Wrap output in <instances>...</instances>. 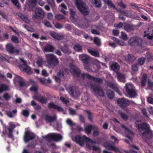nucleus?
Here are the masks:
<instances>
[{
    "mask_svg": "<svg viewBox=\"0 0 153 153\" xmlns=\"http://www.w3.org/2000/svg\"><path fill=\"white\" fill-rule=\"evenodd\" d=\"M136 126L143 138L150 139L153 137L152 131L149 124L145 122L136 124Z\"/></svg>",
    "mask_w": 153,
    "mask_h": 153,
    "instance_id": "1",
    "label": "nucleus"
},
{
    "mask_svg": "<svg viewBox=\"0 0 153 153\" xmlns=\"http://www.w3.org/2000/svg\"><path fill=\"white\" fill-rule=\"evenodd\" d=\"M70 69V72L73 75H76L79 76L81 75V76L83 79H84L86 77L88 79V75H90L88 74H81L80 70L79 68L75 65L71 64L69 65Z\"/></svg>",
    "mask_w": 153,
    "mask_h": 153,
    "instance_id": "2",
    "label": "nucleus"
},
{
    "mask_svg": "<svg viewBox=\"0 0 153 153\" xmlns=\"http://www.w3.org/2000/svg\"><path fill=\"white\" fill-rule=\"evenodd\" d=\"M45 57L49 65L55 67L59 63L58 59L55 55L53 54H48L45 55Z\"/></svg>",
    "mask_w": 153,
    "mask_h": 153,
    "instance_id": "3",
    "label": "nucleus"
},
{
    "mask_svg": "<svg viewBox=\"0 0 153 153\" xmlns=\"http://www.w3.org/2000/svg\"><path fill=\"white\" fill-rule=\"evenodd\" d=\"M76 4L78 9L83 15L86 16L89 14V11L87 10V6L81 0H76Z\"/></svg>",
    "mask_w": 153,
    "mask_h": 153,
    "instance_id": "4",
    "label": "nucleus"
},
{
    "mask_svg": "<svg viewBox=\"0 0 153 153\" xmlns=\"http://www.w3.org/2000/svg\"><path fill=\"white\" fill-rule=\"evenodd\" d=\"M91 90L96 94L99 95L101 97H103L105 95L102 89L98 85L91 83L90 85Z\"/></svg>",
    "mask_w": 153,
    "mask_h": 153,
    "instance_id": "5",
    "label": "nucleus"
},
{
    "mask_svg": "<svg viewBox=\"0 0 153 153\" xmlns=\"http://www.w3.org/2000/svg\"><path fill=\"white\" fill-rule=\"evenodd\" d=\"M79 58L84 64L85 69L87 71H89L90 68L87 65L90 60L89 56L86 55L82 54L79 56Z\"/></svg>",
    "mask_w": 153,
    "mask_h": 153,
    "instance_id": "6",
    "label": "nucleus"
},
{
    "mask_svg": "<svg viewBox=\"0 0 153 153\" xmlns=\"http://www.w3.org/2000/svg\"><path fill=\"white\" fill-rule=\"evenodd\" d=\"M45 14V13L41 8L37 7L35 11V15L33 16L32 18L33 19L37 18L42 19L44 17Z\"/></svg>",
    "mask_w": 153,
    "mask_h": 153,
    "instance_id": "7",
    "label": "nucleus"
},
{
    "mask_svg": "<svg viewBox=\"0 0 153 153\" xmlns=\"http://www.w3.org/2000/svg\"><path fill=\"white\" fill-rule=\"evenodd\" d=\"M117 102L119 106L122 108H125L130 104V101L125 98L118 99Z\"/></svg>",
    "mask_w": 153,
    "mask_h": 153,
    "instance_id": "8",
    "label": "nucleus"
},
{
    "mask_svg": "<svg viewBox=\"0 0 153 153\" xmlns=\"http://www.w3.org/2000/svg\"><path fill=\"white\" fill-rule=\"evenodd\" d=\"M126 91L128 96L131 97H133L134 95V89L133 88L132 85L131 83H127L125 86Z\"/></svg>",
    "mask_w": 153,
    "mask_h": 153,
    "instance_id": "9",
    "label": "nucleus"
},
{
    "mask_svg": "<svg viewBox=\"0 0 153 153\" xmlns=\"http://www.w3.org/2000/svg\"><path fill=\"white\" fill-rule=\"evenodd\" d=\"M35 138V135L29 131L25 132L24 139L25 142L27 143L29 141L34 139Z\"/></svg>",
    "mask_w": 153,
    "mask_h": 153,
    "instance_id": "10",
    "label": "nucleus"
},
{
    "mask_svg": "<svg viewBox=\"0 0 153 153\" xmlns=\"http://www.w3.org/2000/svg\"><path fill=\"white\" fill-rule=\"evenodd\" d=\"M6 49L8 52L10 53H16V54H19V50L15 49L11 44H7L6 46Z\"/></svg>",
    "mask_w": 153,
    "mask_h": 153,
    "instance_id": "11",
    "label": "nucleus"
},
{
    "mask_svg": "<svg viewBox=\"0 0 153 153\" xmlns=\"http://www.w3.org/2000/svg\"><path fill=\"white\" fill-rule=\"evenodd\" d=\"M104 146L107 149L110 150L114 151L115 152H119L118 149L113 145L112 144L108 142H105L104 143Z\"/></svg>",
    "mask_w": 153,
    "mask_h": 153,
    "instance_id": "12",
    "label": "nucleus"
},
{
    "mask_svg": "<svg viewBox=\"0 0 153 153\" xmlns=\"http://www.w3.org/2000/svg\"><path fill=\"white\" fill-rule=\"evenodd\" d=\"M48 107L49 108L56 109L59 111L61 112L63 111L62 108L58 105H56L53 102H51L48 104Z\"/></svg>",
    "mask_w": 153,
    "mask_h": 153,
    "instance_id": "13",
    "label": "nucleus"
},
{
    "mask_svg": "<svg viewBox=\"0 0 153 153\" xmlns=\"http://www.w3.org/2000/svg\"><path fill=\"white\" fill-rule=\"evenodd\" d=\"M107 85L111 88L114 90L117 93L120 95L119 90L117 87V85L111 82H107Z\"/></svg>",
    "mask_w": 153,
    "mask_h": 153,
    "instance_id": "14",
    "label": "nucleus"
},
{
    "mask_svg": "<svg viewBox=\"0 0 153 153\" xmlns=\"http://www.w3.org/2000/svg\"><path fill=\"white\" fill-rule=\"evenodd\" d=\"M44 118L46 122L49 123L54 122L56 121L57 119V118L56 115L51 116L47 114H45L44 115Z\"/></svg>",
    "mask_w": 153,
    "mask_h": 153,
    "instance_id": "15",
    "label": "nucleus"
},
{
    "mask_svg": "<svg viewBox=\"0 0 153 153\" xmlns=\"http://www.w3.org/2000/svg\"><path fill=\"white\" fill-rule=\"evenodd\" d=\"M35 99L42 104H46L48 100V98L42 96H36Z\"/></svg>",
    "mask_w": 153,
    "mask_h": 153,
    "instance_id": "16",
    "label": "nucleus"
},
{
    "mask_svg": "<svg viewBox=\"0 0 153 153\" xmlns=\"http://www.w3.org/2000/svg\"><path fill=\"white\" fill-rule=\"evenodd\" d=\"M121 127L124 129L125 130V133L127 135V137L129 139L130 141L132 142L133 139L129 136L130 135H132L133 133L128 128L126 127L124 125H123L121 126Z\"/></svg>",
    "mask_w": 153,
    "mask_h": 153,
    "instance_id": "17",
    "label": "nucleus"
},
{
    "mask_svg": "<svg viewBox=\"0 0 153 153\" xmlns=\"http://www.w3.org/2000/svg\"><path fill=\"white\" fill-rule=\"evenodd\" d=\"M51 36L55 39L58 40H62L64 38L63 35L56 33V32H53L50 33Z\"/></svg>",
    "mask_w": 153,
    "mask_h": 153,
    "instance_id": "18",
    "label": "nucleus"
},
{
    "mask_svg": "<svg viewBox=\"0 0 153 153\" xmlns=\"http://www.w3.org/2000/svg\"><path fill=\"white\" fill-rule=\"evenodd\" d=\"M16 14L21 19H22L27 24H29L30 22V21L28 19L26 16L24 15L20 12H17Z\"/></svg>",
    "mask_w": 153,
    "mask_h": 153,
    "instance_id": "19",
    "label": "nucleus"
},
{
    "mask_svg": "<svg viewBox=\"0 0 153 153\" xmlns=\"http://www.w3.org/2000/svg\"><path fill=\"white\" fill-rule=\"evenodd\" d=\"M61 50L64 53L69 54L71 53V51L68 48L67 44H65L60 47Z\"/></svg>",
    "mask_w": 153,
    "mask_h": 153,
    "instance_id": "20",
    "label": "nucleus"
},
{
    "mask_svg": "<svg viewBox=\"0 0 153 153\" xmlns=\"http://www.w3.org/2000/svg\"><path fill=\"white\" fill-rule=\"evenodd\" d=\"M88 79L97 83L102 84L103 83L102 79L100 78L94 77L91 75H88Z\"/></svg>",
    "mask_w": 153,
    "mask_h": 153,
    "instance_id": "21",
    "label": "nucleus"
},
{
    "mask_svg": "<svg viewBox=\"0 0 153 153\" xmlns=\"http://www.w3.org/2000/svg\"><path fill=\"white\" fill-rule=\"evenodd\" d=\"M120 67V65L116 62L113 63L110 66L111 69L116 73L119 71Z\"/></svg>",
    "mask_w": 153,
    "mask_h": 153,
    "instance_id": "22",
    "label": "nucleus"
},
{
    "mask_svg": "<svg viewBox=\"0 0 153 153\" xmlns=\"http://www.w3.org/2000/svg\"><path fill=\"white\" fill-rule=\"evenodd\" d=\"M25 66L26 67H25L23 65H20L19 68L21 70H22L23 71L26 72L27 74H31L32 72L30 68L27 65V66Z\"/></svg>",
    "mask_w": 153,
    "mask_h": 153,
    "instance_id": "23",
    "label": "nucleus"
},
{
    "mask_svg": "<svg viewBox=\"0 0 153 153\" xmlns=\"http://www.w3.org/2000/svg\"><path fill=\"white\" fill-rule=\"evenodd\" d=\"M147 76L146 74H144L140 80L141 86L144 87L145 86L147 80Z\"/></svg>",
    "mask_w": 153,
    "mask_h": 153,
    "instance_id": "24",
    "label": "nucleus"
},
{
    "mask_svg": "<svg viewBox=\"0 0 153 153\" xmlns=\"http://www.w3.org/2000/svg\"><path fill=\"white\" fill-rule=\"evenodd\" d=\"M125 61L130 63L133 62L134 61V57L133 55L128 54L127 56H124Z\"/></svg>",
    "mask_w": 153,
    "mask_h": 153,
    "instance_id": "25",
    "label": "nucleus"
},
{
    "mask_svg": "<svg viewBox=\"0 0 153 153\" xmlns=\"http://www.w3.org/2000/svg\"><path fill=\"white\" fill-rule=\"evenodd\" d=\"M117 11L127 17H130L131 16V13L128 10H122L120 9L119 8L117 9Z\"/></svg>",
    "mask_w": 153,
    "mask_h": 153,
    "instance_id": "26",
    "label": "nucleus"
},
{
    "mask_svg": "<svg viewBox=\"0 0 153 153\" xmlns=\"http://www.w3.org/2000/svg\"><path fill=\"white\" fill-rule=\"evenodd\" d=\"M117 76L118 80L120 82H123V83L126 82V77L124 74L120 73H118L117 74Z\"/></svg>",
    "mask_w": 153,
    "mask_h": 153,
    "instance_id": "27",
    "label": "nucleus"
},
{
    "mask_svg": "<svg viewBox=\"0 0 153 153\" xmlns=\"http://www.w3.org/2000/svg\"><path fill=\"white\" fill-rule=\"evenodd\" d=\"M75 140L76 142L81 146H82L83 145V136L81 137L79 135H77L76 136L75 138Z\"/></svg>",
    "mask_w": 153,
    "mask_h": 153,
    "instance_id": "28",
    "label": "nucleus"
},
{
    "mask_svg": "<svg viewBox=\"0 0 153 153\" xmlns=\"http://www.w3.org/2000/svg\"><path fill=\"white\" fill-rule=\"evenodd\" d=\"M55 49L54 47L50 44L47 45L44 48V51L52 52Z\"/></svg>",
    "mask_w": 153,
    "mask_h": 153,
    "instance_id": "29",
    "label": "nucleus"
},
{
    "mask_svg": "<svg viewBox=\"0 0 153 153\" xmlns=\"http://www.w3.org/2000/svg\"><path fill=\"white\" fill-rule=\"evenodd\" d=\"M17 112V111L16 109H15L11 111H7L6 112V114L8 117L12 118L14 117L16 115Z\"/></svg>",
    "mask_w": 153,
    "mask_h": 153,
    "instance_id": "30",
    "label": "nucleus"
},
{
    "mask_svg": "<svg viewBox=\"0 0 153 153\" xmlns=\"http://www.w3.org/2000/svg\"><path fill=\"white\" fill-rule=\"evenodd\" d=\"M143 40L140 38L134 37V46L142 47Z\"/></svg>",
    "mask_w": 153,
    "mask_h": 153,
    "instance_id": "31",
    "label": "nucleus"
},
{
    "mask_svg": "<svg viewBox=\"0 0 153 153\" xmlns=\"http://www.w3.org/2000/svg\"><path fill=\"white\" fill-rule=\"evenodd\" d=\"M106 94L107 97L110 99H113L114 96V94L111 90L107 89L106 91Z\"/></svg>",
    "mask_w": 153,
    "mask_h": 153,
    "instance_id": "32",
    "label": "nucleus"
},
{
    "mask_svg": "<svg viewBox=\"0 0 153 153\" xmlns=\"http://www.w3.org/2000/svg\"><path fill=\"white\" fill-rule=\"evenodd\" d=\"M88 52L92 56L96 57H99L100 55L98 52L97 50H93L92 49H88Z\"/></svg>",
    "mask_w": 153,
    "mask_h": 153,
    "instance_id": "33",
    "label": "nucleus"
},
{
    "mask_svg": "<svg viewBox=\"0 0 153 153\" xmlns=\"http://www.w3.org/2000/svg\"><path fill=\"white\" fill-rule=\"evenodd\" d=\"M103 1L105 4H107L108 7H112L117 10V9H118L117 7H115V6L113 3L112 1L109 0H103Z\"/></svg>",
    "mask_w": 153,
    "mask_h": 153,
    "instance_id": "34",
    "label": "nucleus"
},
{
    "mask_svg": "<svg viewBox=\"0 0 153 153\" xmlns=\"http://www.w3.org/2000/svg\"><path fill=\"white\" fill-rule=\"evenodd\" d=\"M53 140L55 141H58L61 140L62 139V136L56 133L52 134Z\"/></svg>",
    "mask_w": 153,
    "mask_h": 153,
    "instance_id": "35",
    "label": "nucleus"
},
{
    "mask_svg": "<svg viewBox=\"0 0 153 153\" xmlns=\"http://www.w3.org/2000/svg\"><path fill=\"white\" fill-rule=\"evenodd\" d=\"M9 90V87L6 85L4 84H0V93H1L4 91H8Z\"/></svg>",
    "mask_w": 153,
    "mask_h": 153,
    "instance_id": "36",
    "label": "nucleus"
},
{
    "mask_svg": "<svg viewBox=\"0 0 153 153\" xmlns=\"http://www.w3.org/2000/svg\"><path fill=\"white\" fill-rule=\"evenodd\" d=\"M124 29L127 32H129L134 30V26L130 24H127L124 26Z\"/></svg>",
    "mask_w": 153,
    "mask_h": 153,
    "instance_id": "37",
    "label": "nucleus"
},
{
    "mask_svg": "<svg viewBox=\"0 0 153 153\" xmlns=\"http://www.w3.org/2000/svg\"><path fill=\"white\" fill-rule=\"evenodd\" d=\"M92 128V126L90 124L88 125L85 128V131L87 134H90L91 133Z\"/></svg>",
    "mask_w": 153,
    "mask_h": 153,
    "instance_id": "38",
    "label": "nucleus"
},
{
    "mask_svg": "<svg viewBox=\"0 0 153 153\" xmlns=\"http://www.w3.org/2000/svg\"><path fill=\"white\" fill-rule=\"evenodd\" d=\"M27 5L28 7V10L30 11H33V9L36 6L35 5L31 3L30 2V1H28L27 3Z\"/></svg>",
    "mask_w": 153,
    "mask_h": 153,
    "instance_id": "39",
    "label": "nucleus"
},
{
    "mask_svg": "<svg viewBox=\"0 0 153 153\" xmlns=\"http://www.w3.org/2000/svg\"><path fill=\"white\" fill-rule=\"evenodd\" d=\"M16 77L19 80L18 81V83L20 86L23 87L26 86V83L22 81L23 79L21 77L19 76H17Z\"/></svg>",
    "mask_w": 153,
    "mask_h": 153,
    "instance_id": "40",
    "label": "nucleus"
},
{
    "mask_svg": "<svg viewBox=\"0 0 153 153\" xmlns=\"http://www.w3.org/2000/svg\"><path fill=\"white\" fill-rule=\"evenodd\" d=\"M92 3L94 4L97 8L100 7L101 6V3L100 0H92Z\"/></svg>",
    "mask_w": 153,
    "mask_h": 153,
    "instance_id": "41",
    "label": "nucleus"
},
{
    "mask_svg": "<svg viewBox=\"0 0 153 153\" xmlns=\"http://www.w3.org/2000/svg\"><path fill=\"white\" fill-rule=\"evenodd\" d=\"M67 90L71 97L74 96V91L73 86H70L68 88Z\"/></svg>",
    "mask_w": 153,
    "mask_h": 153,
    "instance_id": "42",
    "label": "nucleus"
},
{
    "mask_svg": "<svg viewBox=\"0 0 153 153\" xmlns=\"http://www.w3.org/2000/svg\"><path fill=\"white\" fill-rule=\"evenodd\" d=\"M43 62V58L41 57H39L36 62V63L38 66L41 67Z\"/></svg>",
    "mask_w": 153,
    "mask_h": 153,
    "instance_id": "43",
    "label": "nucleus"
},
{
    "mask_svg": "<svg viewBox=\"0 0 153 153\" xmlns=\"http://www.w3.org/2000/svg\"><path fill=\"white\" fill-rule=\"evenodd\" d=\"M74 48L75 51L79 52H81L82 50V47L79 44L75 45L74 47Z\"/></svg>",
    "mask_w": 153,
    "mask_h": 153,
    "instance_id": "44",
    "label": "nucleus"
},
{
    "mask_svg": "<svg viewBox=\"0 0 153 153\" xmlns=\"http://www.w3.org/2000/svg\"><path fill=\"white\" fill-rule=\"evenodd\" d=\"M144 35L143 36L144 37H147V38L149 39H153V35L151 36L150 33L148 30L145 31L144 32Z\"/></svg>",
    "mask_w": 153,
    "mask_h": 153,
    "instance_id": "45",
    "label": "nucleus"
},
{
    "mask_svg": "<svg viewBox=\"0 0 153 153\" xmlns=\"http://www.w3.org/2000/svg\"><path fill=\"white\" fill-rule=\"evenodd\" d=\"M146 60V58L145 57H141L139 58L138 59V63L140 65H142L144 64Z\"/></svg>",
    "mask_w": 153,
    "mask_h": 153,
    "instance_id": "46",
    "label": "nucleus"
},
{
    "mask_svg": "<svg viewBox=\"0 0 153 153\" xmlns=\"http://www.w3.org/2000/svg\"><path fill=\"white\" fill-rule=\"evenodd\" d=\"M84 111L86 113L88 114V120L91 121H92V113L87 110Z\"/></svg>",
    "mask_w": 153,
    "mask_h": 153,
    "instance_id": "47",
    "label": "nucleus"
},
{
    "mask_svg": "<svg viewBox=\"0 0 153 153\" xmlns=\"http://www.w3.org/2000/svg\"><path fill=\"white\" fill-rule=\"evenodd\" d=\"M52 134H48L45 136H44L43 138L48 142H50L51 140H53Z\"/></svg>",
    "mask_w": 153,
    "mask_h": 153,
    "instance_id": "48",
    "label": "nucleus"
},
{
    "mask_svg": "<svg viewBox=\"0 0 153 153\" xmlns=\"http://www.w3.org/2000/svg\"><path fill=\"white\" fill-rule=\"evenodd\" d=\"M3 97L5 101H8L11 98V96L10 95L7 93H4L3 94Z\"/></svg>",
    "mask_w": 153,
    "mask_h": 153,
    "instance_id": "49",
    "label": "nucleus"
},
{
    "mask_svg": "<svg viewBox=\"0 0 153 153\" xmlns=\"http://www.w3.org/2000/svg\"><path fill=\"white\" fill-rule=\"evenodd\" d=\"M23 26L24 28L26 29L27 31L31 32H33L34 31V30L32 27H29L28 25L25 24H24Z\"/></svg>",
    "mask_w": 153,
    "mask_h": 153,
    "instance_id": "50",
    "label": "nucleus"
},
{
    "mask_svg": "<svg viewBox=\"0 0 153 153\" xmlns=\"http://www.w3.org/2000/svg\"><path fill=\"white\" fill-rule=\"evenodd\" d=\"M94 43L98 46H100L101 43L100 39L98 37H95L94 40Z\"/></svg>",
    "mask_w": 153,
    "mask_h": 153,
    "instance_id": "51",
    "label": "nucleus"
},
{
    "mask_svg": "<svg viewBox=\"0 0 153 153\" xmlns=\"http://www.w3.org/2000/svg\"><path fill=\"white\" fill-rule=\"evenodd\" d=\"M55 17L56 19L58 20H60L64 19L65 18V17L62 15L60 14H58L56 15Z\"/></svg>",
    "mask_w": 153,
    "mask_h": 153,
    "instance_id": "52",
    "label": "nucleus"
},
{
    "mask_svg": "<svg viewBox=\"0 0 153 153\" xmlns=\"http://www.w3.org/2000/svg\"><path fill=\"white\" fill-rule=\"evenodd\" d=\"M22 115L25 117H28L29 114V111L27 110H24L22 111Z\"/></svg>",
    "mask_w": 153,
    "mask_h": 153,
    "instance_id": "53",
    "label": "nucleus"
},
{
    "mask_svg": "<svg viewBox=\"0 0 153 153\" xmlns=\"http://www.w3.org/2000/svg\"><path fill=\"white\" fill-rule=\"evenodd\" d=\"M11 40L13 42L16 43L19 42L18 39L16 36H12L11 38Z\"/></svg>",
    "mask_w": 153,
    "mask_h": 153,
    "instance_id": "54",
    "label": "nucleus"
},
{
    "mask_svg": "<svg viewBox=\"0 0 153 153\" xmlns=\"http://www.w3.org/2000/svg\"><path fill=\"white\" fill-rule=\"evenodd\" d=\"M12 3L18 8H19L20 6L18 0H11Z\"/></svg>",
    "mask_w": 153,
    "mask_h": 153,
    "instance_id": "55",
    "label": "nucleus"
},
{
    "mask_svg": "<svg viewBox=\"0 0 153 153\" xmlns=\"http://www.w3.org/2000/svg\"><path fill=\"white\" fill-rule=\"evenodd\" d=\"M83 143L84 142H90L92 143V140H91L89 138L85 136L84 135L83 136Z\"/></svg>",
    "mask_w": 153,
    "mask_h": 153,
    "instance_id": "56",
    "label": "nucleus"
},
{
    "mask_svg": "<svg viewBox=\"0 0 153 153\" xmlns=\"http://www.w3.org/2000/svg\"><path fill=\"white\" fill-rule=\"evenodd\" d=\"M43 23L47 27H51L50 22L47 20H45L43 22Z\"/></svg>",
    "mask_w": 153,
    "mask_h": 153,
    "instance_id": "57",
    "label": "nucleus"
},
{
    "mask_svg": "<svg viewBox=\"0 0 153 153\" xmlns=\"http://www.w3.org/2000/svg\"><path fill=\"white\" fill-rule=\"evenodd\" d=\"M16 127V126L14 124H12L10 125L8 128L9 131L13 132L14 128Z\"/></svg>",
    "mask_w": 153,
    "mask_h": 153,
    "instance_id": "58",
    "label": "nucleus"
},
{
    "mask_svg": "<svg viewBox=\"0 0 153 153\" xmlns=\"http://www.w3.org/2000/svg\"><path fill=\"white\" fill-rule=\"evenodd\" d=\"M121 36L122 38L125 40H126L128 39V37L127 35L123 32H121Z\"/></svg>",
    "mask_w": 153,
    "mask_h": 153,
    "instance_id": "59",
    "label": "nucleus"
},
{
    "mask_svg": "<svg viewBox=\"0 0 153 153\" xmlns=\"http://www.w3.org/2000/svg\"><path fill=\"white\" fill-rule=\"evenodd\" d=\"M30 90L31 91H33L35 92H37L38 90L37 85L32 86L30 88Z\"/></svg>",
    "mask_w": 153,
    "mask_h": 153,
    "instance_id": "60",
    "label": "nucleus"
},
{
    "mask_svg": "<svg viewBox=\"0 0 153 153\" xmlns=\"http://www.w3.org/2000/svg\"><path fill=\"white\" fill-rule=\"evenodd\" d=\"M120 116L124 120H126L128 119V116L126 114L121 113L120 114Z\"/></svg>",
    "mask_w": 153,
    "mask_h": 153,
    "instance_id": "61",
    "label": "nucleus"
},
{
    "mask_svg": "<svg viewBox=\"0 0 153 153\" xmlns=\"http://www.w3.org/2000/svg\"><path fill=\"white\" fill-rule=\"evenodd\" d=\"M128 44L131 45H134V37H132L128 41Z\"/></svg>",
    "mask_w": 153,
    "mask_h": 153,
    "instance_id": "62",
    "label": "nucleus"
},
{
    "mask_svg": "<svg viewBox=\"0 0 153 153\" xmlns=\"http://www.w3.org/2000/svg\"><path fill=\"white\" fill-rule=\"evenodd\" d=\"M60 99L65 104H67L69 102V101L64 97H60Z\"/></svg>",
    "mask_w": 153,
    "mask_h": 153,
    "instance_id": "63",
    "label": "nucleus"
},
{
    "mask_svg": "<svg viewBox=\"0 0 153 153\" xmlns=\"http://www.w3.org/2000/svg\"><path fill=\"white\" fill-rule=\"evenodd\" d=\"M64 75V71L62 70H60L57 74V75L59 76H63Z\"/></svg>",
    "mask_w": 153,
    "mask_h": 153,
    "instance_id": "64",
    "label": "nucleus"
}]
</instances>
